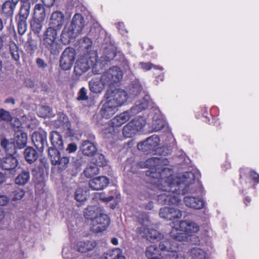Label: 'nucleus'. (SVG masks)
Listing matches in <instances>:
<instances>
[{
	"instance_id": "nucleus-49",
	"label": "nucleus",
	"mask_w": 259,
	"mask_h": 259,
	"mask_svg": "<svg viewBox=\"0 0 259 259\" xmlns=\"http://www.w3.org/2000/svg\"><path fill=\"white\" fill-rule=\"evenodd\" d=\"M96 197L97 198L106 202L110 201L114 198V196L112 195H111L109 197H105L104 193H99L96 194Z\"/></svg>"
},
{
	"instance_id": "nucleus-34",
	"label": "nucleus",
	"mask_w": 259,
	"mask_h": 259,
	"mask_svg": "<svg viewBox=\"0 0 259 259\" xmlns=\"http://www.w3.org/2000/svg\"><path fill=\"white\" fill-rule=\"evenodd\" d=\"M79 44L81 48L87 50V54H90L91 52H94V51H92L91 50L92 45V41L90 38L88 37H83L79 40Z\"/></svg>"
},
{
	"instance_id": "nucleus-45",
	"label": "nucleus",
	"mask_w": 259,
	"mask_h": 259,
	"mask_svg": "<svg viewBox=\"0 0 259 259\" xmlns=\"http://www.w3.org/2000/svg\"><path fill=\"white\" fill-rule=\"evenodd\" d=\"M108 252L112 259H125L122 255V250L118 248L109 250Z\"/></svg>"
},
{
	"instance_id": "nucleus-51",
	"label": "nucleus",
	"mask_w": 259,
	"mask_h": 259,
	"mask_svg": "<svg viewBox=\"0 0 259 259\" xmlns=\"http://www.w3.org/2000/svg\"><path fill=\"white\" fill-rule=\"evenodd\" d=\"M10 202L9 197L6 195H0V206H6Z\"/></svg>"
},
{
	"instance_id": "nucleus-39",
	"label": "nucleus",
	"mask_w": 259,
	"mask_h": 259,
	"mask_svg": "<svg viewBox=\"0 0 259 259\" xmlns=\"http://www.w3.org/2000/svg\"><path fill=\"white\" fill-rule=\"evenodd\" d=\"M92 163L96 166L102 167L106 165L107 161L103 154L97 153L93 159Z\"/></svg>"
},
{
	"instance_id": "nucleus-22",
	"label": "nucleus",
	"mask_w": 259,
	"mask_h": 259,
	"mask_svg": "<svg viewBox=\"0 0 259 259\" xmlns=\"http://www.w3.org/2000/svg\"><path fill=\"white\" fill-rule=\"evenodd\" d=\"M50 139L52 145L54 147V149H63V141L62 136L56 131H52L50 133ZM53 149L52 148H51Z\"/></svg>"
},
{
	"instance_id": "nucleus-38",
	"label": "nucleus",
	"mask_w": 259,
	"mask_h": 259,
	"mask_svg": "<svg viewBox=\"0 0 259 259\" xmlns=\"http://www.w3.org/2000/svg\"><path fill=\"white\" fill-rule=\"evenodd\" d=\"M130 122H133V126L136 131L138 132L145 125L146 121L144 117H138L135 118Z\"/></svg>"
},
{
	"instance_id": "nucleus-56",
	"label": "nucleus",
	"mask_w": 259,
	"mask_h": 259,
	"mask_svg": "<svg viewBox=\"0 0 259 259\" xmlns=\"http://www.w3.org/2000/svg\"><path fill=\"white\" fill-rule=\"evenodd\" d=\"M41 111H45L46 112L45 113L41 114L40 113L39 116L42 117H46L49 115V113L50 111V108L47 106H44L41 108Z\"/></svg>"
},
{
	"instance_id": "nucleus-10",
	"label": "nucleus",
	"mask_w": 259,
	"mask_h": 259,
	"mask_svg": "<svg viewBox=\"0 0 259 259\" xmlns=\"http://www.w3.org/2000/svg\"><path fill=\"white\" fill-rule=\"evenodd\" d=\"M160 142L159 137L153 135L147 138L145 141L138 144V149L147 153L156 152L160 153L161 149L158 147Z\"/></svg>"
},
{
	"instance_id": "nucleus-6",
	"label": "nucleus",
	"mask_w": 259,
	"mask_h": 259,
	"mask_svg": "<svg viewBox=\"0 0 259 259\" xmlns=\"http://www.w3.org/2000/svg\"><path fill=\"white\" fill-rule=\"evenodd\" d=\"M123 77V73L117 66L111 67L104 72L101 76V82L106 87H111L119 82Z\"/></svg>"
},
{
	"instance_id": "nucleus-40",
	"label": "nucleus",
	"mask_w": 259,
	"mask_h": 259,
	"mask_svg": "<svg viewBox=\"0 0 259 259\" xmlns=\"http://www.w3.org/2000/svg\"><path fill=\"white\" fill-rule=\"evenodd\" d=\"M149 106V102L147 99H143L140 102H137L135 106L132 108L131 109L134 112L137 111V112L141 111L142 110L145 109Z\"/></svg>"
},
{
	"instance_id": "nucleus-59",
	"label": "nucleus",
	"mask_w": 259,
	"mask_h": 259,
	"mask_svg": "<svg viewBox=\"0 0 259 259\" xmlns=\"http://www.w3.org/2000/svg\"><path fill=\"white\" fill-rule=\"evenodd\" d=\"M6 213L4 209L0 208V223H1L4 219Z\"/></svg>"
},
{
	"instance_id": "nucleus-35",
	"label": "nucleus",
	"mask_w": 259,
	"mask_h": 259,
	"mask_svg": "<svg viewBox=\"0 0 259 259\" xmlns=\"http://www.w3.org/2000/svg\"><path fill=\"white\" fill-rule=\"evenodd\" d=\"M45 20L41 19H36L33 17V20L31 22V27L34 33H39L42 29L43 22Z\"/></svg>"
},
{
	"instance_id": "nucleus-14",
	"label": "nucleus",
	"mask_w": 259,
	"mask_h": 259,
	"mask_svg": "<svg viewBox=\"0 0 259 259\" xmlns=\"http://www.w3.org/2000/svg\"><path fill=\"white\" fill-rule=\"evenodd\" d=\"M160 217L168 221L180 219L182 217V211L178 208L172 207L161 208L159 212Z\"/></svg>"
},
{
	"instance_id": "nucleus-25",
	"label": "nucleus",
	"mask_w": 259,
	"mask_h": 259,
	"mask_svg": "<svg viewBox=\"0 0 259 259\" xmlns=\"http://www.w3.org/2000/svg\"><path fill=\"white\" fill-rule=\"evenodd\" d=\"M190 256L192 259H207V252L197 247L192 248L189 251Z\"/></svg>"
},
{
	"instance_id": "nucleus-13",
	"label": "nucleus",
	"mask_w": 259,
	"mask_h": 259,
	"mask_svg": "<svg viewBox=\"0 0 259 259\" xmlns=\"http://www.w3.org/2000/svg\"><path fill=\"white\" fill-rule=\"evenodd\" d=\"M128 97V95L125 91L122 89H116L112 92L107 99L118 108L124 105Z\"/></svg>"
},
{
	"instance_id": "nucleus-53",
	"label": "nucleus",
	"mask_w": 259,
	"mask_h": 259,
	"mask_svg": "<svg viewBox=\"0 0 259 259\" xmlns=\"http://www.w3.org/2000/svg\"><path fill=\"white\" fill-rule=\"evenodd\" d=\"M68 249L64 248L62 250V254L64 259H83L81 256H78L75 258H71L69 256V254L68 253Z\"/></svg>"
},
{
	"instance_id": "nucleus-42",
	"label": "nucleus",
	"mask_w": 259,
	"mask_h": 259,
	"mask_svg": "<svg viewBox=\"0 0 259 259\" xmlns=\"http://www.w3.org/2000/svg\"><path fill=\"white\" fill-rule=\"evenodd\" d=\"M139 66L142 69L145 71L149 70L152 68L161 71L163 70V68L162 66L154 65L150 62H140L139 63Z\"/></svg>"
},
{
	"instance_id": "nucleus-50",
	"label": "nucleus",
	"mask_w": 259,
	"mask_h": 259,
	"mask_svg": "<svg viewBox=\"0 0 259 259\" xmlns=\"http://www.w3.org/2000/svg\"><path fill=\"white\" fill-rule=\"evenodd\" d=\"M62 115H65L64 113H59L58 115V120L54 122V126L56 127H65V124L63 122V118H61Z\"/></svg>"
},
{
	"instance_id": "nucleus-3",
	"label": "nucleus",
	"mask_w": 259,
	"mask_h": 259,
	"mask_svg": "<svg viewBox=\"0 0 259 259\" xmlns=\"http://www.w3.org/2000/svg\"><path fill=\"white\" fill-rule=\"evenodd\" d=\"M115 57V54L112 53L109 56L102 57L99 61L97 60V55L95 52H91L90 54L82 56L76 62L74 67V72L77 75H80L86 72L91 66H93V72L97 74L99 70L98 68H102L110 60Z\"/></svg>"
},
{
	"instance_id": "nucleus-55",
	"label": "nucleus",
	"mask_w": 259,
	"mask_h": 259,
	"mask_svg": "<svg viewBox=\"0 0 259 259\" xmlns=\"http://www.w3.org/2000/svg\"><path fill=\"white\" fill-rule=\"evenodd\" d=\"M249 176L254 182L259 183V175L256 172L251 171L249 173Z\"/></svg>"
},
{
	"instance_id": "nucleus-5",
	"label": "nucleus",
	"mask_w": 259,
	"mask_h": 259,
	"mask_svg": "<svg viewBox=\"0 0 259 259\" xmlns=\"http://www.w3.org/2000/svg\"><path fill=\"white\" fill-rule=\"evenodd\" d=\"M84 215L86 219L91 220V229L95 233L105 231L109 225L108 217L98 206H89L84 211Z\"/></svg>"
},
{
	"instance_id": "nucleus-21",
	"label": "nucleus",
	"mask_w": 259,
	"mask_h": 259,
	"mask_svg": "<svg viewBox=\"0 0 259 259\" xmlns=\"http://www.w3.org/2000/svg\"><path fill=\"white\" fill-rule=\"evenodd\" d=\"M27 136L26 133L21 132H17L13 139V144L15 148L22 149L27 144Z\"/></svg>"
},
{
	"instance_id": "nucleus-16",
	"label": "nucleus",
	"mask_w": 259,
	"mask_h": 259,
	"mask_svg": "<svg viewBox=\"0 0 259 259\" xmlns=\"http://www.w3.org/2000/svg\"><path fill=\"white\" fill-rule=\"evenodd\" d=\"M18 164L17 159L13 155H10L1 160V168L5 170L10 171L12 175H14V169Z\"/></svg>"
},
{
	"instance_id": "nucleus-24",
	"label": "nucleus",
	"mask_w": 259,
	"mask_h": 259,
	"mask_svg": "<svg viewBox=\"0 0 259 259\" xmlns=\"http://www.w3.org/2000/svg\"><path fill=\"white\" fill-rule=\"evenodd\" d=\"M105 87V85H103V83L101 82V79L93 78L89 82L90 90L94 93H101Z\"/></svg>"
},
{
	"instance_id": "nucleus-31",
	"label": "nucleus",
	"mask_w": 259,
	"mask_h": 259,
	"mask_svg": "<svg viewBox=\"0 0 259 259\" xmlns=\"http://www.w3.org/2000/svg\"><path fill=\"white\" fill-rule=\"evenodd\" d=\"M61 118H63V122L65 124V127L63 128L65 135L68 137H73L74 135V131L71 128L70 123L67 117L65 115H62Z\"/></svg>"
},
{
	"instance_id": "nucleus-20",
	"label": "nucleus",
	"mask_w": 259,
	"mask_h": 259,
	"mask_svg": "<svg viewBox=\"0 0 259 259\" xmlns=\"http://www.w3.org/2000/svg\"><path fill=\"white\" fill-rule=\"evenodd\" d=\"M96 246V242L92 240L79 241L76 244V249L78 252H86L92 250Z\"/></svg>"
},
{
	"instance_id": "nucleus-9",
	"label": "nucleus",
	"mask_w": 259,
	"mask_h": 259,
	"mask_svg": "<svg viewBox=\"0 0 259 259\" xmlns=\"http://www.w3.org/2000/svg\"><path fill=\"white\" fill-rule=\"evenodd\" d=\"M49 156L52 164L59 171H63L67 168L69 163V158L67 156H62L57 149L49 148Z\"/></svg>"
},
{
	"instance_id": "nucleus-27",
	"label": "nucleus",
	"mask_w": 259,
	"mask_h": 259,
	"mask_svg": "<svg viewBox=\"0 0 259 259\" xmlns=\"http://www.w3.org/2000/svg\"><path fill=\"white\" fill-rule=\"evenodd\" d=\"M24 154L26 160L29 163L35 161L38 157L37 152L31 147L26 148Z\"/></svg>"
},
{
	"instance_id": "nucleus-11",
	"label": "nucleus",
	"mask_w": 259,
	"mask_h": 259,
	"mask_svg": "<svg viewBox=\"0 0 259 259\" xmlns=\"http://www.w3.org/2000/svg\"><path fill=\"white\" fill-rule=\"evenodd\" d=\"M133 113V112L131 109L130 110L121 113L112 119V123L113 124V126H109L104 132L106 137L109 138L110 137V136H112L113 134L112 133V132L114 131V126H120L125 123L131 117Z\"/></svg>"
},
{
	"instance_id": "nucleus-30",
	"label": "nucleus",
	"mask_w": 259,
	"mask_h": 259,
	"mask_svg": "<svg viewBox=\"0 0 259 259\" xmlns=\"http://www.w3.org/2000/svg\"><path fill=\"white\" fill-rule=\"evenodd\" d=\"M142 90L141 84L138 81L133 82L129 87L128 97H134L138 96Z\"/></svg>"
},
{
	"instance_id": "nucleus-2",
	"label": "nucleus",
	"mask_w": 259,
	"mask_h": 259,
	"mask_svg": "<svg viewBox=\"0 0 259 259\" xmlns=\"http://www.w3.org/2000/svg\"><path fill=\"white\" fill-rule=\"evenodd\" d=\"M171 226L170 236L174 240L160 242L159 247L162 251L176 252L179 246L176 242V241H185L187 239V235L192 236L199 231V226L197 224L188 220L173 222L171 224Z\"/></svg>"
},
{
	"instance_id": "nucleus-58",
	"label": "nucleus",
	"mask_w": 259,
	"mask_h": 259,
	"mask_svg": "<svg viewBox=\"0 0 259 259\" xmlns=\"http://www.w3.org/2000/svg\"><path fill=\"white\" fill-rule=\"evenodd\" d=\"M36 63L38 66L40 68H45L47 66V64L45 63L44 60L40 58L37 59Z\"/></svg>"
},
{
	"instance_id": "nucleus-23",
	"label": "nucleus",
	"mask_w": 259,
	"mask_h": 259,
	"mask_svg": "<svg viewBox=\"0 0 259 259\" xmlns=\"http://www.w3.org/2000/svg\"><path fill=\"white\" fill-rule=\"evenodd\" d=\"M81 150L84 155L92 156L97 151V148L93 143L86 140L82 143Z\"/></svg>"
},
{
	"instance_id": "nucleus-33",
	"label": "nucleus",
	"mask_w": 259,
	"mask_h": 259,
	"mask_svg": "<svg viewBox=\"0 0 259 259\" xmlns=\"http://www.w3.org/2000/svg\"><path fill=\"white\" fill-rule=\"evenodd\" d=\"M29 178V172L27 171H23L16 177L15 183L17 185L24 186L27 183Z\"/></svg>"
},
{
	"instance_id": "nucleus-18",
	"label": "nucleus",
	"mask_w": 259,
	"mask_h": 259,
	"mask_svg": "<svg viewBox=\"0 0 259 259\" xmlns=\"http://www.w3.org/2000/svg\"><path fill=\"white\" fill-rule=\"evenodd\" d=\"M109 184V180L106 177H98L90 181L89 186L94 190L104 189Z\"/></svg>"
},
{
	"instance_id": "nucleus-37",
	"label": "nucleus",
	"mask_w": 259,
	"mask_h": 259,
	"mask_svg": "<svg viewBox=\"0 0 259 259\" xmlns=\"http://www.w3.org/2000/svg\"><path fill=\"white\" fill-rule=\"evenodd\" d=\"M25 191L20 188H16L11 193V200L17 201L21 200L24 196Z\"/></svg>"
},
{
	"instance_id": "nucleus-62",
	"label": "nucleus",
	"mask_w": 259,
	"mask_h": 259,
	"mask_svg": "<svg viewBox=\"0 0 259 259\" xmlns=\"http://www.w3.org/2000/svg\"><path fill=\"white\" fill-rule=\"evenodd\" d=\"M100 259H112L108 251L105 253Z\"/></svg>"
},
{
	"instance_id": "nucleus-19",
	"label": "nucleus",
	"mask_w": 259,
	"mask_h": 259,
	"mask_svg": "<svg viewBox=\"0 0 259 259\" xmlns=\"http://www.w3.org/2000/svg\"><path fill=\"white\" fill-rule=\"evenodd\" d=\"M117 107L111 101L107 99L106 102L103 105L100 110V114L103 117L109 118L117 111Z\"/></svg>"
},
{
	"instance_id": "nucleus-48",
	"label": "nucleus",
	"mask_w": 259,
	"mask_h": 259,
	"mask_svg": "<svg viewBox=\"0 0 259 259\" xmlns=\"http://www.w3.org/2000/svg\"><path fill=\"white\" fill-rule=\"evenodd\" d=\"M77 99L79 101H84L88 99L87 90L85 88H81L78 93Z\"/></svg>"
},
{
	"instance_id": "nucleus-4",
	"label": "nucleus",
	"mask_w": 259,
	"mask_h": 259,
	"mask_svg": "<svg viewBox=\"0 0 259 259\" xmlns=\"http://www.w3.org/2000/svg\"><path fill=\"white\" fill-rule=\"evenodd\" d=\"M85 26L83 16L79 13L74 14L70 22L66 24L62 31L60 36L62 43L65 45L69 44L82 33Z\"/></svg>"
},
{
	"instance_id": "nucleus-54",
	"label": "nucleus",
	"mask_w": 259,
	"mask_h": 259,
	"mask_svg": "<svg viewBox=\"0 0 259 259\" xmlns=\"http://www.w3.org/2000/svg\"><path fill=\"white\" fill-rule=\"evenodd\" d=\"M77 146L74 143H70L68 144L67 148L66 149V151L69 153H71L75 152L77 150Z\"/></svg>"
},
{
	"instance_id": "nucleus-46",
	"label": "nucleus",
	"mask_w": 259,
	"mask_h": 259,
	"mask_svg": "<svg viewBox=\"0 0 259 259\" xmlns=\"http://www.w3.org/2000/svg\"><path fill=\"white\" fill-rule=\"evenodd\" d=\"M12 119L10 113L4 109H0V121H9Z\"/></svg>"
},
{
	"instance_id": "nucleus-8",
	"label": "nucleus",
	"mask_w": 259,
	"mask_h": 259,
	"mask_svg": "<svg viewBox=\"0 0 259 259\" xmlns=\"http://www.w3.org/2000/svg\"><path fill=\"white\" fill-rule=\"evenodd\" d=\"M57 31L55 28L50 26L46 30L43 38V43L52 53H56L58 50V44L56 41Z\"/></svg>"
},
{
	"instance_id": "nucleus-57",
	"label": "nucleus",
	"mask_w": 259,
	"mask_h": 259,
	"mask_svg": "<svg viewBox=\"0 0 259 259\" xmlns=\"http://www.w3.org/2000/svg\"><path fill=\"white\" fill-rule=\"evenodd\" d=\"M41 1L45 6L50 7L54 5L55 0H41Z\"/></svg>"
},
{
	"instance_id": "nucleus-44",
	"label": "nucleus",
	"mask_w": 259,
	"mask_h": 259,
	"mask_svg": "<svg viewBox=\"0 0 259 259\" xmlns=\"http://www.w3.org/2000/svg\"><path fill=\"white\" fill-rule=\"evenodd\" d=\"M47 135L46 133L44 134L40 133H34L32 135V140L33 142H35V140L36 143H40L42 145H44L46 143Z\"/></svg>"
},
{
	"instance_id": "nucleus-15",
	"label": "nucleus",
	"mask_w": 259,
	"mask_h": 259,
	"mask_svg": "<svg viewBox=\"0 0 259 259\" xmlns=\"http://www.w3.org/2000/svg\"><path fill=\"white\" fill-rule=\"evenodd\" d=\"M151 115L152 116L151 126L153 131L158 132L162 130L165 125V121L159 111L155 110V112L153 114L151 112Z\"/></svg>"
},
{
	"instance_id": "nucleus-7",
	"label": "nucleus",
	"mask_w": 259,
	"mask_h": 259,
	"mask_svg": "<svg viewBox=\"0 0 259 259\" xmlns=\"http://www.w3.org/2000/svg\"><path fill=\"white\" fill-rule=\"evenodd\" d=\"M139 222L142 224L138 229L139 234L142 237H146L150 242H155L163 238V235L156 230L151 229L147 227L149 221L147 215L143 219L139 218Z\"/></svg>"
},
{
	"instance_id": "nucleus-52",
	"label": "nucleus",
	"mask_w": 259,
	"mask_h": 259,
	"mask_svg": "<svg viewBox=\"0 0 259 259\" xmlns=\"http://www.w3.org/2000/svg\"><path fill=\"white\" fill-rule=\"evenodd\" d=\"M1 144L2 147H3L6 150H7L13 146V140L11 142V143H10L7 139H4L1 141Z\"/></svg>"
},
{
	"instance_id": "nucleus-12",
	"label": "nucleus",
	"mask_w": 259,
	"mask_h": 259,
	"mask_svg": "<svg viewBox=\"0 0 259 259\" xmlns=\"http://www.w3.org/2000/svg\"><path fill=\"white\" fill-rule=\"evenodd\" d=\"M75 57V50L71 48H66L63 51L60 60V66L61 69L64 70L70 69L73 64Z\"/></svg>"
},
{
	"instance_id": "nucleus-60",
	"label": "nucleus",
	"mask_w": 259,
	"mask_h": 259,
	"mask_svg": "<svg viewBox=\"0 0 259 259\" xmlns=\"http://www.w3.org/2000/svg\"><path fill=\"white\" fill-rule=\"evenodd\" d=\"M12 56L13 58L16 61H18L20 57L17 51L12 52Z\"/></svg>"
},
{
	"instance_id": "nucleus-63",
	"label": "nucleus",
	"mask_w": 259,
	"mask_h": 259,
	"mask_svg": "<svg viewBox=\"0 0 259 259\" xmlns=\"http://www.w3.org/2000/svg\"><path fill=\"white\" fill-rule=\"evenodd\" d=\"M6 180V177L4 174L0 172V184L3 183Z\"/></svg>"
},
{
	"instance_id": "nucleus-64",
	"label": "nucleus",
	"mask_w": 259,
	"mask_h": 259,
	"mask_svg": "<svg viewBox=\"0 0 259 259\" xmlns=\"http://www.w3.org/2000/svg\"><path fill=\"white\" fill-rule=\"evenodd\" d=\"M176 259H188L185 255L181 253L177 254Z\"/></svg>"
},
{
	"instance_id": "nucleus-47",
	"label": "nucleus",
	"mask_w": 259,
	"mask_h": 259,
	"mask_svg": "<svg viewBox=\"0 0 259 259\" xmlns=\"http://www.w3.org/2000/svg\"><path fill=\"white\" fill-rule=\"evenodd\" d=\"M18 29L20 34L23 35L27 30L26 21L19 20L18 22Z\"/></svg>"
},
{
	"instance_id": "nucleus-28",
	"label": "nucleus",
	"mask_w": 259,
	"mask_h": 259,
	"mask_svg": "<svg viewBox=\"0 0 259 259\" xmlns=\"http://www.w3.org/2000/svg\"><path fill=\"white\" fill-rule=\"evenodd\" d=\"M145 255L148 259L156 258L161 256L158 248L154 245L147 247L145 251Z\"/></svg>"
},
{
	"instance_id": "nucleus-26",
	"label": "nucleus",
	"mask_w": 259,
	"mask_h": 259,
	"mask_svg": "<svg viewBox=\"0 0 259 259\" xmlns=\"http://www.w3.org/2000/svg\"><path fill=\"white\" fill-rule=\"evenodd\" d=\"M16 4L11 1H7L3 4L2 13L7 17H12L13 15Z\"/></svg>"
},
{
	"instance_id": "nucleus-1",
	"label": "nucleus",
	"mask_w": 259,
	"mask_h": 259,
	"mask_svg": "<svg viewBox=\"0 0 259 259\" xmlns=\"http://www.w3.org/2000/svg\"><path fill=\"white\" fill-rule=\"evenodd\" d=\"M167 160L162 157H152L144 163V167L149 168L146 175L155 180L153 183L163 191L157 196L158 202L162 204L178 205L181 201L180 195L188 194L184 198L185 205L190 208L200 209L204 202L200 196L201 189L196 176L192 172H186L178 176L173 175L172 171L164 167Z\"/></svg>"
},
{
	"instance_id": "nucleus-41",
	"label": "nucleus",
	"mask_w": 259,
	"mask_h": 259,
	"mask_svg": "<svg viewBox=\"0 0 259 259\" xmlns=\"http://www.w3.org/2000/svg\"><path fill=\"white\" fill-rule=\"evenodd\" d=\"M30 12V7L23 5L21 7L19 12V20L26 21Z\"/></svg>"
},
{
	"instance_id": "nucleus-36",
	"label": "nucleus",
	"mask_w": 259,
	"mask_h": 259,
	"mask_svg": "<svg viewBox=\"0 0 259 259\" xmlns=\"http://www.w3.org/2000/svg\"><path fill=\"white\" fill-rule=\"evenodd\" d=\"M133 123L128 122L123 128V135L126 138L132 137L137 132L134 127Z\"/></svg>"
},
{
	"instance_id": "nucleus-43",
	"label": "nucleus",
	"mask_w": 259,
	"mask_h": 259,
	"mask_svg": "<svg viewBox=\"0 0 259 259\" xmlns=\"http://www.w3.org/2000/svg\"><path fill=\"white\" fill-rule=\"evenodd\" d=\"M87 192L82 188H78L75 193V198L78 202H83L87 199Z\"/></svg>"
},
{
	"instance_id": "nucleus-32",
	"label": "nucleus",
	"mask_w": 259,
	"mask_h": 259,
	"mask_svg": "<svg viewBox=\"0 0 259 259\" xmlns=\"http://www.w3.org/2000/svg\"><path fill=\"white\" fill-rule=\"evenodd\" d=\"M34 17L37 19L45 20L46 17V10L44 6L40 4H36L34 9Z\"/></svg>"
},
{
	"instance_id": "nucleus-29",
	"label": "nucleus",
	"mask_w": 259,
	"mask_h": 259,
	"mask_svg": "<svg viewBox=\"0 0 259 259\" xmlns=\"http://www.w3.org/2000/svg\"><path fill=\"white\" fill-rule=\"evenodd\" d=\"M83 172L87 178H90L98 175L99 172V169L98 166L92 162L87 166Z\"/></svg>"
},
{
	"instance_id": "nucleus-61",
	"label": "nucleus",
	"mask_w": 259,
	"mask_h": 259,
	"mask_svg": "<svg viewBox=\"0 0 259 259\" xmlns=\"http://www.w3.org/2000/svg\"><path fill=\"white\" fill-rule=\"evenodd\" d=\"M117 28L119 31H121V33H123V31L125 30L124 24L122 22H119L117 24Z\"/></svg>"
},
{
	"instance_id": "nucleus-17",
	"label": "nucleus",
	"mask_w": 259,
	"mask_h": 259,
	"mask_svg": "<svg viewBox=\"0 0 259 259\" xmlns=\"http://www.w3.org/2000/svg\"><path fill=\"white\" fill-rule=\"evenodd\" d=\"M64 22V15L60 11H55L51 14L49 23L51 26H53L58 30L60 29Z\"/></svg>"
}]
</instances>
